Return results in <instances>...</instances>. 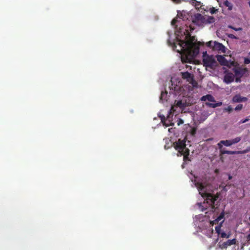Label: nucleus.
Segmentation results:
<instances>
[{
	"label": "nucleus",
	"mask_w": 250,
	"mask_h": 250,
	"mask_svg": "<svg viewBox=\"0 0 250 250\" xmlns=\"http://www.w3.org/2000/svg\"><path fill=\"white\" fill-rule=\"evenodd\" d=\"M250 116H249L248 118L245 119H243V120H241L239 123L240 124H243V123H245L247 122H248V121H249L250 120Z\"/></svg>",
	"instance_id": "obj_33"
},
{
	"label": "nucleus",
	"mask_w": 250,
	"mask_h": 250,
	"mask_svg": "<svg viewBox=\"0 0 250 250\" xmlns=\"http://www.w3.org/2000/svg\"><path fill=\"white\" fill-rule=\"evenodd\" d=\"M186 67L187 69H188V70H191L192 68L190 65H188V64H186Z\"/></svg>",
	"instance_id": "obj_38"
},
{
	"label": "nucleus",
	"mask_w": 250,
	"mask_h": 250,
	"mask_svg": "<svg viewBox=\"0 0 250 250\" xmlns=\"http://www.w3.org/2000/svg\"><path fill=\"white\" fill-rule=\"evenodd\" d=\"M203 100H204L203 96H202V97L200 98V101H203Z\"/></svg>",
	"instance_id": "obj_44"
},
{
	"label": "nucleus",
	"mask_w": 250,
	"mask_h": 250,
	"mask_svg": "<svg viewBox=\"0 0 250 250\" xmlns=\"http://www.w3.org/2000/svg\"><path fill=\"white\" fill-rule=\"evenodd\" d=\"M241 77H237L235 79V81L236 82H241V79H240Z\"/></svg>",
	"instance_id": "obj_39"
},
{
	"label": "nucleus",
	"mask_w": 250,
	"mask_h": 250,
	"mask_svg": "<svg viewBox=\"0 0 250 250\" xmlns=\"http://www.w3.org/2000/svg\"><path fill=\"white\" fill-rule=\"evenodd\" d=\"M196 206H198L201 211H203V206L202 205V203H197L196 204Z\"/></svg>",
	"instance_id": "obj_32"
},
{
	"label": "nucleus",
	"mask_w": 250,
	"mask_h": 250,
	"mask_svg": "<svg viewBox=\"0 0 250 250\" xmlns=\"http://www.w3.org/2000/svg\"><path fill=\"white\" fill-rule=\"evenodd\" d=\"M173 108H174V107H173V106H172V107H171V109H173Z\"/></svg>",
	"instance_id": "obj_47"
},
{
	"label": "nucleus",
	"mask_w": 250,
	"mask_h": 250,
	"mask_svg": "<svg viewBox=\"0 0 250 250\" xmlns=\"http://www.w3.org/2000/svg\"><path fill=\"white\" fill-rule=\"evenodd\" d=\"M173 2L175 3H179L181 0H172Z\"/></svg>",
	"instance_id": "obj_41"
},
{
	"label": "nucleus",
	"mask_w": 250,
	"mask_h": 250,
	"mask_svg": "<svg viewBox=\"0 0 250 250\" xmlns=\"http://www.w3.org/2000/svg\"><path fill=\"white\" fill-rule=\"evenodd\" d=\"M207 99L210 102H212L214 103L216 102V101L214 100V97L210 95H207L206 96H204V101H206Z\"/></svg>",
	"instance_id": "obj_22"
},
{
	"label": "nucleus",
	"mask_w": 250,
	"mask_h": 250,
	"mask_svg": "<svg viewBox=\"0 0 250 250\" xmlns=\"http://www.w3.org/2000/svg\"><path fill=\"white\" fill-rule=\"evenodd\" d=\"M242 108H243V105L242 104H239L235 107V110H236V111L240 110L242 109Z\"/></svg>",
	"instance_id": "obj_31"
},
{
	"label": "nucleus",
	"mask_w": 250,
	"mask_h": 250,
	"mask_svg": "<svg viewBox=\"0 0 250 250\" xmlns=\"http://www.w3.org/2000/svg\"><path fill=\"white\" fill-rule=\"evenodd\" d=\"M224 217V213L222 212L219 216L215 220L210 222V224L213 226L214 224H218L219 222L223 219Z\"/></svg>",
	"instance_id": "obj_16"
},
{
	"label": "nucleus",
	"mask_w": 250,
	"mask_h": 250,
	"mask_svg": "<svg viewBox=\"0 0 250 250\" xmlns=\"http://www.w3.org/2000/svg\"><path fill=\"white\" fill-rule=\"evenodd\" d=\"M223 222H224V220L221 221L219 223V224H218L215 227V229L216 232L218 234V236H220L221 238H228L230 236L229 234H227L225 232H221V228L222 227Z\"/></svg>",
	"instance_id": "obj_6"
},
{
	"label": "nucleus",
	"mask_w": 250,
	"mask_h": 250,
	"mask_svg": "<svg viewBox=\"0 0 250 250\" xmlns=\"http://www.w3.org/2000/svg\"><path fill=\"white\" fill-rule=\"evenodd\" d=\"M204 57H205L206 56H207V51H204Z\"/></svg>",
	"instance_id": "obj_43"
},
{
	"label": "nucleus",
	"mask_w": 250,
	"mask_h": 250,
	"mask_svg": "<svg viewBox=\"0 0 250 250\" xmlns=\"http://www.w3.org/2000/svg\"><path fill=\"white\" fill-rule=\"evenodd\" d=\"M247 71V69L246 68H242L240 67L235 68L234 70V72L235 76L237 77H242L245 73Z\"/></svg>",
	"instance_id": "obj_12"
},
{
	"label": "nucleus",
	"mask_w": 250,
	"mask_h": 250,
	"mask_svg": "<svg viewBox=\"0 0 250 250\" xmlns=\"http://www.w3.org/2000/svg\"><path fill=\"white\" fill-rule=\"evenodd\" d=\"M248 98L245 97H242L239 94L235 95L232 98V101L234 103H240L243 102H246Z\"/></svg>",
	"instance_id": "obj_13"
},
{
	"label": "nucleus",
	"mask_w": 250,
	"mask_h": 250,
	"mask_svg": "<svg viewBox=\"0 0 250 250\" xmlns=\"http://www.w3.org/2000/svg\"><path fill=\"white\" fill-rule=\"evenodd\" d=\"M236 243V239H232L231 240H228L226 242H225L222 244L223 248H226L228 246H230L231 245H234Z\"/></svg>",
	"instance_id": "obj_15"
},
{
	"label": "nucleus",
	"mask_w": 250,
	"mask_h": 250,
	"mask_svg": "<svg viewBox=\"0 0 250 250\" xmlns=\"http://www.w3.org/2000/svg\"><path fill=\"white\" fill-rule=\"evenodd\" d=\"M245 64H249L250 63V59L249 58H245L244 60Z\"/></svg>",
	"instance_id": "obj_35"
},
{
	"label": "nucleus",
	"mask_w": 250,
	"mask_h": 250,
	"mask_svg": "<svg viewBox=\"0 0 250 250\" xmlns=\"http://www.w3.org/2000/svg\"><path fill=\"white\" fill-rule=\"evenodd\" d=\"M212 50L223 53L225 52V46L222 43L218 42L216 41L214 42V44L212 46Z\"/></svg>",
	"instance_id": "obj_10"
},
{
	"label": "nucleus",
	"mask_w": 250,
	"mask_h": 250,
	"mask_svg": "<svg viewBox=\"0 0 250 250\" xmlns=\"http://www.w3.org/2000/svg\"><path fill=\"white\" fill-rule=\"evenodd\" d=\"M197 129L195 127H193L191 129L190 133L191 136H195L196 133Z\"/></svg>",
	"instance_id": "obj_26"
},
{
	"label": "nucleus",
	"mask_w": 250,
	"mask_h": 250,
	"mask_svg": "<svg viewBox=\"0 0 250 250\" xmlns=\"http://www.w3.org/2000/svg\"><path fill=\"white\" fill-rule=\"evenodd\" d=\"M228 37L231 39H237V38L233 34H229Z\"/></svg>",
	"instance_id": "obj_36"
},
{
	"label": "nucleus",
	"mask_w": 250,
	"mask_h": 250,
	"mask_svg": "<svg viewBox=\"0 0 250 250\" xmlns=\"http://www.w3.org/2000/svg\"><path fill=\"white\" fill-rule=\"evenodd\" d=\"M194 29L190 24L180 27L177 30L179 39L177 44L179 49L177 51L182 55V60L185 62H190L199 53L200 42H197L195 36H191L190 32Z\"/></svg>",
	"instance_id": "obj_1"
},
{
	"label": "nucleus",
	"mask_w": 250,
	"mask_h": 250,
	"mask_svg": "<svg viewBox=\"0 0 250 250\" xmlns=\"http://www.w3.org/2000/svg\"><path fill=\"white\" fill-rule=\"evenodd\" d=\"M210 12L211 14H213L216 12L217 9H216L214 7H212L210 8Z\"/></svg>",
	"instance_id": "obj_34"
},
{
	"label": "nucleus",
	"mask_w": 250,
	"mask_h": 250,
	"mask_svg": "<svg viewBox=\"0 0 250 250\" xmlns=\"http://www.w3.org/2000/svg\"><path fill=\"white\" fill-rule=\"evenodd\" d=\"M195 186L197 188L199 194L203 197V179L202 178L194 176V180H192Z\"/></svg>",
	"instance_id": "obj_5"
},
{
	"label": "nucleus",
	"mask_w": 250,
	"mask_h": 250,
	"mask_svg": "<svg viewBox=\"0 0 250 250\" xmlns=\"http://www.w3.org/2000/svg\"><path fill=\"white\" fill-rule=\"evenodd\" d=\"M217 64V62L214 59H211L209 61L204 59V66H206V69L207 70L208 67L211 68H214Z\"/></svg>",
	"instance_id": "obj_11"
},
{
	"label": "nucleus",
	"mask_w": 250,
	"mask_h": 250,
	"mask_svg": "<svg viewBox=\"0 0 250 250\" xmlns=\"http://www.w3.org/2000/svg\"><path fill=\"white\" fill-rule=\"evenodd\" d=\"M174 106L180 107L181 109L184 108L186 106V103H184L181 100L175 101Z\"/></svg>",
	"instance_id": "obj_18"
},
{
	"label": "nucleus",
	"mask_w": 250,
	"mask_h": 250,
	"mask_svg": "<svg viewBox=\"0 0 250 250\" xmlns=\"http://www.w3.org/2000/svg\"><path fill=\"white\" fill-rule=\"evenodd\" d=\"M179 89H180V87H174L175 91H178Z\"/></svg>",
	"instance_id": "obj_42"
},
{
	"label": "nucleus",
	"mask_w": 250,
	"mask_h": 250,
	"mask_svg": "<svg viewBox=\"0 0 250 250\" xmlns=\"http://www.w3.org/2000/svg\"><path fill=\"white\" fill-rule=\"evenodd\" d=\"M226 73L224 78V82L227 83H230L231 82H233L234 79V76L233 73L231 72H227V71H225Z\"/></svg>",
	"instance_id": "obj_9"
},
{
	"label": "nucleus",
	"mask_w": 250,
	"mask_h": 250,
	"mask_svg": "<svg viewBox=\"0 0 250 250\" xmlns=\"http://www.w3.org/2000/svg\"><path fill=\"white\" fill-rule=\"evenodd\" d=\"M204 210L208 207L212 208H215V201L218 198V196H215L211 194H208L204 191Z\"/></svg>",
	"instance_id": "obj_3"
},
{
	"label": "nucleus",
	"mask_w": 250,
	"mask_h": 250,
	"mask_svg": "<svg viewBox=\"0 0 250 250\" xmlns=\"http://www.w3.org/2000/svg\"><path fill=\"white\" fill-rule=\"evenodd\" d=\"M215 21V19L213 16H207L204 15V24L212 23Z\"/></svg>",
	"instance_id": "obj_17"
},
{
	"label": "nucleus",
	"mask_w": 250,
	"mask_h": 250,
	"mask_svg": "<svg viewBox=\"0 0 250 250\" xmlns=\"http://www.w3.org/2000/svg\"><path fill=\"white\" fill-rule=\"evenodd\" d=\"M162 122H163V125L166 126H168L169 125L168 124V123H167V121H163L162 120Z\"/></svg>",
	"instance_id": "obj_37"
},
{
	"label": "nucleus",
	"mask_w": 250,
	"mask_h": 250,
	"mask_svg": "<svg viewBox=\"0 0 250 250\" xmlns=\"http://www.w3.org/2000/svg\"><path fill=\"white\" fill-rule=\"evenodd\" d=\"M218 147L220 150V152L221 154H242L248 152L250 150V148H248L242 151H229L224 150L222 149L223 144L221 143V141L217 144Z\"/></svg>",
	"instance_id": "obj_4"
},
{
	"label": "nucleus",
	"mask_w": 250,
	"mask_h": 250,
	"mask_svg": "<svg viewBox=\"0 0 250 250\" xmlns=\"http://www.w3.org/2000/svg\"><path fill=\"white\" fill-rule=\"evenodd\" d=\"M231 178H232V177H231V176H230V175H229V179L230 180V179H231Z\"/></svg>",
	"instance_id": "obj_45"
},
{
	"label": "nucleus",
	"mask_w": 250,
	"mask_h": 250,
	"mask_svg": "<svg viewBox=\"0 0 250 250\" xmlns=\"http://www.w3.org/2000/svg\"><path fill=\"white\" fill-rule=\"evenodd\" d=\"M224 4L226 7H228V9L229 10H231L232 9L233 5L231 3L229 2L228 0H226L224 2Z\"/></svg>",
	"instance_id": "obj_23"
},
{
	"label": "nucleus",
	"mask_w": 250,
	"mask_h": 250,
	"mask_svg": "<svg viewBox=\"0 0 250 250\" xmlns=\"http://www.w3.org/2000/svg\"><path fill=\"white\" fill-rule=\"evenodd\" d=\"M249 220H250V218H249Z\"/></svg>",
	"instance_id": "obj_48"
},
{
	"label": "nucleus",
	"mask_w": 250,
	"mask_h": 250,
	"mask_svg": "<svg viewBox=\"0 0 250 250\" xmlns=\"http://www.w3.org/2000/svg\"><path fill=\"white\" fill-rule=\"evenodd\" d=\"M241 140V137H237L231 140H222L221 141V143H222L223 145L226 146H229L233 144L239 143Z\"/></svg>",
	"instance_id": "obj_7"
},
{
	"label": "nucleus",
	"mask_w": 250,
	"mask_h": 250,
	"mask_svg": "<svg viewBox=\"0 0 250 250\" xmlns=\"http://www.w3.org/2000/svg\"><path fill=\"white\" fill-rule=\"evenodd\" d=\"M203 217L202 214L196 216L195 222L196 223V225H198V221L200 222L203 221Z\"/></svg>",
	"instance_id": "obj_24"
},
{
	"label": "nucleus",
	"mask_w": 250,
	"mask_h": 250,
	"mask_svg": "<svg viewBox=\"0 0 250 250\" xmlns=\"http://www.w3.org/2000/svg\"><path fill=\"white\" fill-rule=\"evenodd\" d=\"M205 104L208 107L215 108L216 107L222 105V103L221 102L215 103H206Z\"/></svg>",
	"instance_id": "obj_20"
},
{
	"label": "nucleus",
	"mask_w": 250,
	"mask_h": 250,
	"mask_svg": "<svg viewBox=\"0 0 250 250\" xmlns=\"http://www.w3.org/2000/svg\"><path fill=\"white\" fill-rule=\"evenodd\" d=\"M178 20L176 19H173L171 22V24L172 26H175L176 28H177V25L176 24Z\"/></svg>",
	"instance_id": "obj_28"
},
{
	"label": "nucleus",
	"mask_w": 250,
	"mask_h": 250,
	"mask_svg": "<svg viewBox=\"0 0 250 250\" xmlns=\"http://www.w3.org/2000/svg\"><path fill=\"white\" fill-rule=\"evenodd\" d=\"M176 43H174V47H175V48H176V47H177V46H176Z\"/></svg>",
	"instance_id": "obj_46"
},
{
	"label": "nucleus",
	"mask_w": 250,
	"mask_h": 250,
	"mask_svg": "<svg viewBox=\"0 0 250 250\" xmlns=\"http://www.w3.org/2000/svg\"><path fill=\"white\" fill-rule=\"evenodd\" d=\"M206 44L208 47H209L212 49V46L214 44V42H212V41L208 42L206 43Z\"/></svg>",
	"instance_id": "obj_29"
},
{
	"label": "nucleus",
	"mask_w": 250,
	"mask_h": 250,
	"mask_svg": "<svg viewBox=\"0 0 250 250\" xmlns=\"http://www.w3.org/2000/svg\"><path fill=\"white\" fill-rule=\"evenodd\" d=\"M181 75L182 78L187 79L188 81H189L192 78L191 74L188 72H181Z\"/></svg>",
	"instance_id": "obj_19"
},
{
	"label": "nucleus",
	"mask_w": 250,
	"mask_h": 250,
	"mask_svg": "<svg viewBox=\"0 0 250 250\" xmlns=\"http://www.w3.org/2000/svg\"><path fill=\"white\" fill-rule=\"evenodd\" d=\"M174 148L181 155L184 156V161H186L188 159L189 154V149L186 147L185 142L179 140L177 142L174 143Z\"/></svg>",
	"instance_id": "obj_2"
},
{
	"label": "nucleus",
	"mask_w": 250,
	"mask_h": 250,
	"mask_svg": "<svg viewBox=\"0 0 250 250\" xmlns=\"http://www.w3.org/2000/svg\"><path fill=\"white\" fill-rule=\"evenodd\" d=\"M164 95H167V93H164V92H162L161 95V97H160L161 99H162Z\"/></svg>",
	"instance_id": "obj_40"
},
{
	"label": "nucleus",
	"mask_w": 250,
	"mask_h": 250,
	"mask_svg": "<svg viewBox=\"0 0 250 250\" xmlns=\"http://www.w3.org/2000/svg\"><path fill=\"white\" fill-rule=\"evenodd\" d=\"M191 20L193 23L199 24L203 22V16L200 13L195 14L191 17Z\"/></svg>",
	"instance_id": "obj_8"
},
{
	"label": "nucleus",
	"mask_w": 250,
	"mask_h": 250,
	"mask_svg": "<svg viewBox=\"0 0 250 250\" xmlns=\"http://www.w3.org/2000/svg\"><path fill=\"white\" fill-rule=\"evenodd\" d=\"M217 60L222 65H227L228 62L224 57L222 55H217L216 56Z\"/></svg>",
	"instance_id": "obj_14"
},
{
	"label": "nucleus",
	"mask_w": 250,
	"mask_h": 250,
	"mask_svg": "<svg viewBox=\"0 0 250 250\" xmlns=\"http://www.w3.org/2000/svg\"><path fill=\"white\" fill-rule=\"evenodd\" d=\"M228 27L229 28L232 29L234 30L235 31H241V30H242V28H241V27L235 28V27L232 26V25H229Z\"/></svg>",
	"instance_id": "obj_30"
},
{
	"label": "nucleus",
	"mask_w": 250,
	"mask_h": 250,
	"mask_svg": "<svg viewBox=\"0 0 250 250\" xmlns=\"http://www.w3.org/2000/svg\"><path fill=\"white\" fill-rule=\"evenodd\" d=\"M223 110L224 111H228L229 113H230L233 110V109L231 106L229 105L227 107L224 108Z\"/></svg>",
	"instance_id": "obj_27"
},
{
	"label": "nucleus",
	"mask_w": 250,
	"mask_h": 250,
	"mask_svg": "<svg viewBox=\"0 0 250 250\" xmlns=\"http://www.w3.org/2000/svg\"><path fill=\"white\" fill-rule=\"evenodd\" d=\"M192 4L194 5L195 8L199 10L200 9H201L202 7V5L200 2H198L196 0H192Z\"/></svg>",
	"instance_id": "obj_21"
},
{
	"label": "nucleus",
	"mask_w": 250,
	"mask_h": 250,
	"mask_svg": "<svg viewBox=\"0 0 250 250\" xmlns=\"http://www.w3.org/2000/svg\"><path fill=\"white\" fill-rule=\"evenodd\" d=\"M191 82V83L193 87H197L198 83H197L192 78V79H190V81Z\"/></svg>",
	"instance_id": "obj_25"
}]
</instances>
